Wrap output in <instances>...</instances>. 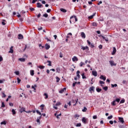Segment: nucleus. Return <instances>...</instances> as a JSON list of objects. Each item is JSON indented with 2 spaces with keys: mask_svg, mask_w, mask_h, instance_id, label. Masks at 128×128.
I'll return each instance as SVG.
<instances>
[{
  "mask_svg": "<svg viewBox=\"0 0 128 128\" xmlns=\"http://www.w3.org/2000/svg\"><path fill=\"white\" fill-rule=\"evenodd\" d=\"M81 50H86V52H88V50H90V48L88 46H81Z\"/></svg>",
  "mask_w": 128,
  "mask_h": 128,
  "instance_id": "1",
  "label": "nucleus"
},
{
  "mask_svg": "<svg viewBox=\"0 0 128 128\" xmlns=\"http://www.w3.org/2000/svg\"><path fill=\"white\" fill-rule=\"evenodd\" d=\"M87 42L88 44V46H90L92 48L94 47V44L90 42V40H87Z\"/></svg>",
  "mask_w": 128,
  "mask_h": 128,
  "instance_id": "2",
  "label": "nucleus"
},
{
  "mask_svg": "<svg viewBox=\"0 0 128 128\" xmlns=\"http://www.w3.org/2000/svg\"><path fill=\"white\" fill-rule=\"evenodd\" d=\"M109 62L111 66H116V64L114 63V60H110L109 61Z\"/></svg>",
  "mask_w": 128,
  "mask_h": 128,
  "instance_id": "3",
  "label": "nucleus"
},
{
  "mask_svg": "<svg viewBox=\"0 0 128 128\" xmlns=\"http://www.w3.org/2000/svg\"><path fill=\"white\" fill-rule=\"evenodd\" d=\"M89 92H90L91 94L92 92H94V86H92L90 87L89 88Z\"/></svg>",
  "mask_w": 128,
  "mask_h": 128,
  "instance_id": "4",
  "label": "nucleus"
},
{
  "mask_svg": "<svg viewBox=\"0 0 128 128\" xmlns=\"http://www.w3.org/2000/svg\"><path fill=\"white\" fill-rule=\"evenodd\" d=\"M72 62H78V57L74 56L72 58Z\"/></svg>",
  "mask_w": 128,
  "mask_h": 128,
  "instance_id": "5",
  "label": "nucleus"
},
{
  "mask_svg": "<svg viewBox=\"0 0 128 128\" xmlns=\"http://www.w3.org/2000/svg\"><path fill=\"white\" fill-rule=\"evenodd\" d=\"M116 48L115 47H114L113 48V51H112V56H114V54H116Z\"/></svg>",
  "mask_w": 128,
  "mask_h": 128,
  "instance_id": "6",
  "label": "nucleus"
},
{
  "mask_svg": "<svg viewBox=\"0 0 128 128\" xmlns=\"http://www.w3.org/2000/svg\"><path fill=\"white\" fill-rule=\"evenodd\" d=\"M66 90V88H63V89H62L61 90H60L59 91V93L60 94H64V90Z\"/></svg>",
  "mask_w": 128,
  "mask_h": 128,
  "instance_id": "7",
  "label": "nucleus"
},
{
  "mask_svg": "<svg viewBox=\"0 0 128 128\" xmlns=\"http://www.w3.org/2000/svg\"><path fill=\"white\" fill-rule=\"evenodd\" d=\"M42 118V116H40V117H38L36 120V122L38 124H40V118Z\"/></svg>",
  "mask_w": 128,
  "mask_h": 128,
  "instance_id": "8",
  "label": "nucleus"
},
{
  "mask_svg": "<svg viewBox=\"0 0 128 128\" xmlns=\"http://www.w3.org/2000/svg\"><path fill=\"white\" fill-rule=\"evenodd\" d=\"M118 120H119L120 122H122V124H124V120L123 118L119 117Z\"/></svg>",
  "mask_w": 128,
  "mask_h": 128,
  "instance_id": "9",
  "label": "nucleus"
},
{
  "mask_svg": "<svg viewBox=\"0 0 128 128\" xmlns=\"http://www.w3.org/2000/svg\"><path fill=\"white\" fill-rule=\"evenodd\" d=\"M80 70H78L76 72V76L78 78H80Z\"/></svg>",
  "mask_w": 128,
  "mask_h": 128,
  "instance_id": "10",
  "label": "nucleus"
},
{
  "mask_svg": "<svg viewBox=\"0 0 128 128\" xmlns=\"http://www.w3.org/2000/svg\"><path fill=\"white\" fill-rule=\"evenodd\" d=\"M72 102H73V104H74V106H76V104H78V99L77 98L76 100H72Z\"/></svg>",
  "mask_w": 128,
  "mask_h": 128,
  "instance_id": "11",
  "label": "nucleus"
},
{
  "mask_svg": "<svg viewBox=\"0 0 128 128\" xmlns=\"http://www.w3.org/2000/svg\"><path fill=\"white\" fill-rule=\"evenodd\" d=\"M100 78L101 80H106V76H104L103 75H101L100 76Z\"/></svg>",
  "mask_w": 128,
  "mask_h": 128,
  "instance_id": "12",
  "label": "nucleus"
},
{
  "mask_svg": "<svg viewBox=\"0 0 128 128\" xmlns=\"http://www.w3.org/2000/svg\"><path fill=\"white\" fill-rule=\"evenodd\" d=\"M92 74L94 76H98V72L96 71H92Z\"/></svg>",
  "mask_w": 128,
  "mask_h": 128,
  "instance_id": "13",
  "label": "nucleus"
},
{
  "mask_svg": "<svg viewBox=\"0 0 128 128\" xmlns=\"http://www.w3.org/2000/svg\"><path fill=\"white\" fill-rule=\"evenodd\" d=\"M80 36L82 38H86V34H84V32H82Z\"/></svg>",
  "mask_w": 128,
  "mask_h": 128,
  "instance_id": "14",
  "label": "nucleus"
},
{
  "mask_svg": "<svg viewBox=\"0 0 128 128\" xmlns=\"http://www.w3.org/2000/svg\"><path fill=\"white\" fill-rule=\"evenodd\" d=\"M24 112H26V108L24 107H22L20 109V112L21 114Z\"/></svg>",
  "mask_w": 128,
  "mask_h": 128,
  "instance_id": "15",
  "label": "nucleus"
},
{
  "mask_svg": "<svg viewBox=\"0 0 128 128\" xmlns=\"http://www.w3.org/2000/svg\"><path fill=\"white\" fill-rule=\"evenodd\" d=\"M18 38L19 39V40H22V38H24V36H22V34H19L18 35Z\"/></svg>",
  "mask_w": 128,
  "mask_h": 128,
  "instance_id": "16",
  "label": "nucleus"
},
{
  "mask_svg": "<svg viewBox=\"0 0 128 128\" xmlns=\"http://www.w3.org/2000/svg\"><path fill=\"white\" fill-rule=\"evenodd\" d=\"M96 13H94L92 15L88 16L89 20H92V18H94V16H96Z\"/></svg>",
  "mask_w": 128,
  "mask_h": 128,
  "instance_id": "17",
  "label": "nucleus"
},
{
  "mask_svg": "<svg viewBox=\"0 0 128 128\" xmlns=\"http://www.w3.org/2000/svg\"><path fill=\"white\" fill-rule=\"evenodd\" d=\"M20 62H26V58H18Z\"/></svg>",
  "mask_w": 128,
  "mask_h": 128,
  "instance_id": "18",
  "label": "nucleus"
},
{
  "mask_svg": "<svg viewBox=\"0 0 128 128\" xmlns=\"http://www.w3.org/2000/svg\"><path fill=\"white\" fill-rule=\"evenodd\" d=\"M45 48L46 50H49L50 46L48 44H46L45 45Z\"/></svg>",
  "mask_w": 128,
  "mask_h": 128,
  "instance_id": "19",
  "label": "nucleus"
},
{
  "mask_svg": "<svg viewBox=\"0 0 128 128\" xmlns=\"http://www.w3.org/2000/svg\"><path fill=\"white\" fill-rule=\"evenodd\" d=\"M82 122L84 124H86V118L84 117L82 118Z\"/></svg>",
  "mask_w": 128,
  "mask_h": 128,
  "instance_id": "20",
  "label": "nucleus"
},
{
  "mask_svg": "<svg viewBox=\"0 0 128 128\" xmlns=\"http://www.w3.org/2000/svg\"><path fill=\"white\" fill-rule=\"evenodd\" d=\"M101 36L104 40H106V42H108V38H106V37H104V36Z\"/></svg>",
  "mask_w": 128,
  "mask_h": 128,
  "instance_id": "21",
  "label": "nucleus"
},
{
  "mask_svg": "<svg viewBox=\"0 0 128 128\" xmlns=\"http://www.w3.org/2000/svg\"><path fill=\"white\" fill-rule=\"evenodd\" d=\"M30 74L31 76H34V70H30Z\"/></svg>",
  "mask_w": 128,
  "mask_h": 128,
  "instance_id": "22",
  "label": "nucleus"
},
{
  "mask_svg": "<svg viewBox=\"0 0 128 128\" xmlns=\"http://www.w3.org/2000/svg\"><path fill=\"white\" fill-rule=\"evenodd\" d=\"M96 90L97 92H100L102 90V88H100L96 87Z\"/></svg>",
  "mask_w": 128,
  "mask_h": 128,
  "instance_id": "23",
  "label": "nucleus"
},
{
  "mask_svg": "<svg viewBox=\"0 0 128 128\" xmlns=\"http://www.w3.org/2000/svg\"><path fill=\"white\" fill-rule=\"evenodd\" d=\"M99 82H100V84H101V86H104V85H102V84H104V82L100 80V81H99Z\"/></svg>",
  "mask_w": 128,
  "mask_h": 128,
  "instance_id": "24",
  "label": "nucleus"
},
{
  "mask_svg": "<svg viewBox=\"0 0 128 128\" xmlns=\"http://www.w3.org/2000/svg\"><path fill=\"white\" fill-rule=\"evenodd\" d=\"M13 48H14V47L12 46H11V48H10V50L9 51V52H10V54H12V52H14V50H12Z\"/></svg>",
  "mask_w": 128,
  "mask_h": 128,
  "instance_id": "25",
  "label": "nucleus"
},
{
  "mask_svg": "<svg viewBox=\"0 0 128 128\" xmlns=\"http://www.w3.org/2000/svg\"><path fill=\"white\" fill-rule=\"evenodd\" d=\"M86 110H88V108H86V106H84V108L82 110V112H86Z\"/></svg>",
  "mask_w": 128,
  "mask_h": 128,
  "instance_id": "26",
  "label": "nucleus"
},
{
  "mask_svg": "<svg viewBox=\"0 0 128 128\" xmlns=\"http://www.w3.org/2000/svg\"><path fill=\"white\" fill-rule=\"evenodd\" d=\"M84 64H85L84 62H80V64H79V66H80V67H82V66H84Z\"/></svg>",
  "mask_w": 128,
  "mask_h": 128,
  "instance_id": "27",
  "label": "nucleus"
},
{
  "mask_svg": "<svg viewBox=\"0 0 128 128\" xmlns=\"http://www.w3.org/2000/svg\"><path fill=\"white\" fill-rule=\"evenodd\" d=\"M36 86H38L36 84H34V86H32V88H33L34 90H36Z\"/></svg>",
  "mask_w": 128,
  "mask_h": 128,
  "instance_id": "28",
  "label": "nucleus"
},
{
  "mask_svg": "<svg viewBox=\"0 0 128 128\" xmlns=\"http://www.w3.org/2000/svg\"><path fill=\"white\" fill-rule=\"evenodd\" d=\"M37 6H38V8H42V4L40 2H38V3H37Z\"/></svg>",
  "mask_w": 128,
  "mask_h": 128,
  "instance_id": "29",
  "label": "nucleus"
},
{
  "mask_svg": "<svg viewBox=\"0 0 128 128\" xmlns=\"http://www.w3.org/2000/svg\"><path fill=\"white\" fill-rule=\"evenodd\" d=\"M44 96H45V100H46L48 98V95L46 93L44 94Z\"/></svg>",
  "mask_w": 128,
  "mask_h": 128,
  "instance_id": "30",
  "label": "nucleus"
},
{
  "mask_svg": "<svg viewBox=\"0 0 128 128\" xmlns=\"http://www.w3.org/2000/svg\"><path fill=\"white\" fill-rule=\"evenodd\" d=\"M92 26H98V24L96 22H94L92 23Z\"/></svg>",
  "mask_w": 128,
  "mask_h": 128,
  "instance_id": "31",
  "label": "nucleus"
},
{
  "mask_svg": "<svg viewBox=\"0 0 128 128\" xmlns=\"http://www.w3.org/2000/svg\"><path fill=\"white\" fill-rule=\"evenodd\" d=\"M81 76H82V78H83V80H84V78H86V76H84V73H82Z\"/></svg>",
  "mask_w": 128,
  "mask_h": 128,
  "instance_id": "32",
  "label": "nucleus"
},
{
  "mask_svg": "<svg viewBox=\"0 0 128 128\" xmlns=\"http://www.w3.org/2000/svg\"><path fill=\"white\" fill-rule=\"evenodd\" d=\"M60 10L61 12H66V10L65 9L62 8H61L60 9Z\"/></svg>",
  "mask_w": 128,
  "mask_h": 128,
  "instance_id": "33",
  "label": "nucleus"
},
{
  "mask_svg": "<svg viewBox=\"0 0 128 128\" xmlns=\"http://www.w3.org/2000/svg\"><path fill=\"white\" fill-rule=\"evenodd\" d=\"M40 107L41 110H44V104H42L41 106H40Z\"/></svg>",
  "mask_w": 128,
  "mask_h": 128,
  "instance_id": "34",
  "label": "nucleus"
},
{
  "mask_svg": "<svg viewBox=\"0 0 128 128\" xmlns=\"http://www.w3.org/2000/svg\"><path fill=\"white\" fill-rule=\"evenodd\" d=\"M56 72H60V68H56Z\"/></svg>",
  "mask_w": 128,
  "mask_h": 128,
  "instance_id": "35",
  "label": "nucleus"
},
{
  "mask_svg": "<svg viewBox=\"0 0 128 128\" xmlns=\"http://www.w3.org/2000/svg\"><path fill=\"white\" fill-rule=\"evenodd\" d=\"M12 114L14 116V114H16V110H14V109H12Z\"/></svg>",
  "mask_w": 128,
  "mask_h": 128,
  "instance_id": "36",
  "label": "nucleus"
},
{
  "mask_svg": "<svg viewBox=\"0 0 128 128\" xmlns=\"http://www.w3.org/2000/svg\"><path fill=\"white\" fill-rule=\"evenodd\" d=\"M111 104L114 106H116V100H114L112 102Z\"/></svg>",
  "mask_w": 128,
  "mask_h": 128,
  "instance_id": "37",
  "label": "nucleus"
},
{
  "mask_svg": "<svg viewBox=\"0 0 128 128\" xmlns=\"http://www.w3.org/2000/svg\"><path fill=\"white\" fill-rule=\"evenodd\" d=\"M47 62H48V66H52V62L50 60H48Z\"/></svg>",
  "mask_w": 128,
  "mask_h": 128,
  "instance_id": "38",
  "label": "nucleus"
},
{
  "mask_svg": "<svg viewBox=\"0 0 128 128\" xmlns=\"http://www.w3.org/2000/svg\"><path fill=\"white\" fill-rule=\"evenodd\" d=\"M14 73L16 74V76H20V72L18 71H16L14 72Z\"/></svg>",
  "mask_w": 128,
  "mask_h": 128,
  "instance_id": "39",
  "label": "nucleus"
},
{
  "mask_svg": "<svg viewBox=\"0 0 128 128\" xmlns=\"http://www.w3.org/2000/svg\"><path fill=\"white\" fill-rule=\"evenodd\" d=\"M111 86L112 88H116V86H118V84H112Z\"/></svg>",
  "mask_w": 128,
  "mask_h": 128,
  "instance_id": "40",
  "label": "nucleus"
},
{
  "mask_svg": "<svg viewBox=\"0 0 128 128\" xmlns=\"http://www.w3.org/2000/svg\"><path fill=\"white\" fill-rule=\"evenodd\" d=\"M2 98H6V94H4V92H2Z\"/></svg>",
  "mask_w": 128,
  "mask_h": 128,
  "instance_id": "41",
  "label": "nucleus"
},
{
  "mask_svg": "<svg viewBox=\"0 0 128 128\" xmlns=\"http://www.w3.org/2000/svg\"><path fill=\"white\" fill-rule=\"evenodd\" d=\"M36 112L38 114H39V116H42V113L38 110H36Z\"/></svg>",
  "mask_w": 128,
  "mask_h": 128,
  "instance_id": "42",
  "label": "nucleus"
},
{
  "mask_svg": "<svg viewBox=\"0 0 128 128\" xmlns=\"http://www.w3.org/2000/svg\"><path fill=\"white\" fill-rule=\"evenodd\" d=\"M0 124H4V125L6 124V121H4L1 122Z\"/></svg>",
  "mask_w": 128,
  "mask_h": 128,
  "instance_id": "43",
  "label": "nucleus"
},
{
  "mask_svg": "<svg viewBox=\"0 0 128 128\" xmlns=\"http://www.w3.org/2000/svg\"><path fill=\"white\" fill-rule=\"evenodd\" d=\"M60 104H62V103H60V102H58L56 104H55V106H60Z\"/></svg>",
  "mask_w": 128,
  "mask_h": 128,
  "instance_id": "44",
  "label": "nucleus"
},
{
  "mask_svg": "<svg viewBox=\"0 0 128 128\" xmlns=\"http://www.w3.org/2000/svg\"><path fill=\"white\" fill-rule=\"evenodd\" d=\"M39 68H40L41 70H42L44 68V66H38Z\"/></svg>",
  "mask_w": 128,
  "mask_h": 128,
  "instance_id": "45",
  "label": "nucleus"
},
{
  "mask_svg": "<svg viewBox=\"0 0 128 128\" xmlns=\"http://www.w3.org/2000/svg\"><path fill=\"white\" fill-rule=\"evenodd\" d=\"M56 82H58L60 80V79L58 77H56Z\"/></svg>",
  "mask_w": 128,
  "mask_h": 128,
  "instance_id": "46",
  "label": "nucleus"
},
{
  "mask_svg": "<svg viewBox=\"0 0 128 128\" xmlns=\"http://www.w3.org/2000/svg\"><path fill=\"white\" fill-rule=\"evenodd\" d=\"M76 126H77V127L81 126H82V124H80V123H78V124H76Z\"/></svg>",
  "mask_w": 128,
  "mask_h": 128,
  "instance_id": "47",
  "label": "nucleus"
},
{
  "mask_svg": "<svg viewBox=\"0 0 128 128\" xmlns=\"http://www.w3.org/2000/svg\"><path fill=\"white\" fill-rule=\"evenodd\" d=\"M124 102H126L124 100H122L120 102V104H124Z\"/></svg>",
  "mask_w": 128,
  "mask_h": 128,
  "instance_id": "48",
  "label": "nucleus"
},
{
  "mask_svg": "<svg viewBox=\"0 0 128 128\" xmlns=\"http://www.w3.org/2000/svg\"><path fill=\"white\" fill-rule=\"evenodd\" d=\"M43 16H44V18H48V14H45L43 15Z\"/></svg>",
  "mask_w": 128,
  "mask_h": 128,
  "instance_id": "49",
  "label": "nucleus"
},
{
  "mask_svg": "<svg viewBox=\"0 0 128 128\" xmlns=\"http://www.w3.org/2000/svg\"><path fill=\"white\" fill-rule=\"evenodd\" d=\"M92 118L94 120H96V118H98V116H96V115H95Z\"/></svg>",
  "mask_w": 128,
  "mask_h": 128,
  "instance_id": "50",
  "label": "nucleus"
},
{
  "mask_svg": "<svg viewBox=\"0 0 128 128\" xmlns=\"http://www.w3.org/2000/svg\"><path fill=\"white\" fill-rule=\"evenodd\" d=\"M17 80H18V84H20V82H21L20 79L19 78H17Z\"/></svg>",
  "mask_w": 128,
  "mask_h": 128,
  "instance_id": "51",
  "label": "nucleus"
},
{
  "mask_svg": "<svg viewBox=\"0 0 128 128\" xmlns=\"http://www.w3.org/2000/svg\"><path fill=\"white\" fill-rule=\"evenodd\" d=\"M108 86H105V87L103 88V90L106 91L108 90Z\"/></svg>",
  "mask_w": 128,
  "mask_h": 128,
  "instance_id": "52",
  "label": "nucleus"
},
{
  "mask_svg": "<svg viewBox=\"0 0 128 128\" xmlns=\"http://www.w3.org/2000/svg\"><path fill=\"white\" fill-rule=\"evenodd\" d=\"M112 115L108 117V120H112Z\"/></svg>",
  "mask_w": 128,
  "mask_h": 128,
  "instance_id": "53",
  "label": "nucleus"
},
{
  "mask_svg": "<svg viewBox=\"0 0 128 128\" xmlns=\"http://www.w3.org/2000/svg\"><path fill=\"white\" fill-rule=\"evenodd\" d=\"M62 116V114H58L56 116V118H60V116Z\"/></svg>",
  "mask_w": 128,
  "mask_h": 128,
  "instance_id": "54",
  "label": "nucleus"
},
{
  "mask_svg": "<svg viewBox=\"0 0 128 128\" xmlns=\"http://www.w3.org/2000/svg\"><path fill=\"white\" fill-rule=\"evenodd\" d=\"M116 100V102H119L120 101V98H116V99L115 100Z\"/></svg>",
  "mask_w": 128,
  "mask_h": 128,
  "instance_id": "55",
  "label": "nucleus"
},
{
  "mask_svg": "<svg viewBox=\"0 0 128 128\" xmlns=\"http://www.w3.org/2000/svg\"><path fill=\"white\" fill-rule=\"evenodd\" d=\"M4 106H6V105H4V102H2V107L4 108Z\"/></svg>",
  "mask_w": 128,
  "mask_h": 128,
  "instance_id": "56",
  "label": "nucleus"
},
{
  "mask_svg": "<svg viewBox=\"0 0 128 128\" xmlns=\"http://www.w3.org/2000/svg\"><path fill=\"white\" fill-rule=\"evenodd\" d=\"M5 80H0V84H2L4 82Z\"/></svg>",
  "mask_w": 128,
  "mask_h": 128,
  "instance_id": "57",
  "label": "nucleus"
},
{
  "mask_svg": "<svg viewBox=\"0 0 128 128\" xmlns=\"http://www.w3.org/2000/svg\"><path fill=\"white\" fill-rule=\"evenodd\" d=\"M3 60L4 59L2 58V56H0V62H2Z\"/></svg>",
  "mask_w": 128,
  "mask_h": 128,
  "instance_id": "58",
  "label": "nucleus"
},
{
  "mask_svg": "<svg viewBox=\"0 0 128 128\" xmlns=\"http://www.w3.org/2000/svg\"><path fill=\"white\" fill-rule=\"evenodd\" d=\"M53 108H54L55 110H58V107H57L56 106V105H54Z\"/></svg>",
  "mask_w": 128,
  "mask_h": 128,
  "instance_id": "59",
  "label": "nucleus"
},
{
  "mask_svg": "<svg viewBox=\"0 0 128 128\" xmlns=\"http://www.w3.org/2000/svg\"><path fill=\"white\" fill-rule=\"evenodd\" d=\"M30 12H34V8H30Z\"/></svg>",
  "mask_w": 128,
  "mask_h": 128,
  "instance_id": "60",
  "label": "nucleus"
},
{
  "mask_svg": "<svg viewBox=\"0 0 128 128\" xmlns=\"http://www.w3.org/2000/svg\"><path fill=\"white\" fill-rule=\"evenodd\" d=\"M99 48H100V50H102V45L100 44L98 46Z\"/></svg>",
  "mask_w": 128,
  "mask_h": 128,
  "instance_id": "61",
  "label": "nucleus"
},
{
  "mask_svg": "<svg viewBox=\"0 0 128 128\" xmlns=\"http://www.w3.org/2000/svg\"><path fill=\"white\" fill-rule=\"evenodd\" d=\"M109 122L110 124H114V121L112 120H110Z\"/></svg>",
  "mask_w": 128,
  "mask_h": 128,
  "instance_id": "62",
  "label": "nucleus"
},
{
  "mask_svg": "<svg viewBox=\"0 0 128 128\" xmlns=\"http://www.w3.org/2000/svg\"><path fill=\"white\" fill-rule=\"evenodd\" d=\"M74 18H75V22H78V18H76V16H74Z\"/></svg>",
  "mask_w": 128,
  "mask_h": 128,
  "instance_id": "63",
  "label": "nucleus"
},
{
  "mask_svg": "<svg viewBox=\"0 0 128 128\" xmlns=\"http://www.w3.org/2000/svg\"><path fill=\"white\" fill-rule=\"evenodd\" d=\"M60 58H62V53L60 54Z\"/></svg>",
  "mask_w": 128,
  "mask_h": 128,
  "instance_id": "64",
  "label": "nucleus"
}]
</instances>
